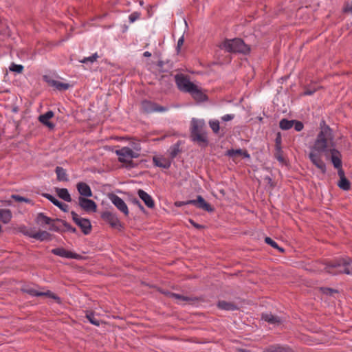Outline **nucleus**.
Segmentation results:
<instances>
[{
    "label": "nucleus",
    "instance_id": "1",
    "mask_svg": "<svg viewBox=\"0 0 352 352\" xmlns=\"http://www.w3.org/2000/svg\"><path fill=\"white\" fill-rule=\"evenodd\" d=\"M205 126L204 120L192 118L190 122V138L191 140L204 148L207 147L209 144L207 133L204 131Z\"/></svg>",
    "mask_w": 352,
    "mask_h": 352
},
{
    "label": "nucleus",
    "instance_id": "2",
    "mask_svg": "<svg viewBox=\"0 0 352 352\" xmlns=\"http://www.w3.org/2000/svg\"><path fill=\"white\" fill-rule=\"evenodd\" d=\"M324 270L333 275L352 274V259L349 257L335 259L326 265Z\"/></svg>",
    "mask_w": 352,
    "mask_h": 352
},
{
    "label": "nucleus",
    "instance_id": "3",
    "mask_svg": "<svg viewBox=\"0 0 352 352\" xmlns=\"http://www.w3.org/2000/svg\"><path fill=\"white\" fill-rule=\"evenodd\" d=\"M333 139L332 134V130L329 126H324L322 127L321 131L317 135V138L312 147L314 151H317L320 153L322 152H328L327 147L329 143L331 142Z\"/></svg>",
    "mask_w": 352,
    "mask_h": 352
},
{
    "label": "nucleus",
    "instance_id": "4",
    "mask_svg": "<svg viewBox=\"0 0 352 352\" xmlns=\"http://www.w3.org/2000/svg\"><path fill=\"white\" fill-rule=\"evenodd\" d=\"M221 49H224L228 52L235 54H248L250 52V46L240 38L233 39H226L220 45Z\"/></svg>",
    "mask_w": 352,
    "mask_h": 352
},
{
    "label": "nucleus",
    "instance_id": "5",
    "mask_svg": "<svg viewBox=\"0 0 352 352\" xmlns=\"http://www.w3.org/2000/svg\"><path fill=\"white\" fill-rule=\"evenodd\" d=\"M20 232L24 235L35 239L40 241H50L52 239L53 235L45 230L34 232L32 229H28L25 226L20 228Z\"/></svg>",
    "mask_w": 352,
    "mask_h": 352
},
{
    "label": "nucleus",
    "instance_id": "6",
    "mask_svg": "<svg viewBox=\"0 0 352 352\" xmlns=\"http://www.w3.org/2000/svg\"><path fill=\"white\" fill-rule=\"evenodd\" d=\"M175 83L177 88L183 92L190 93L195 87V84L190 80L188 76L181 74H176L175 76Z\"/></svg>",
    "mask_w": 352,
    "mask_h": 352
},
{
    "label": "nucleus",
    "instance_id": "7",
    "mask_svg": "<svg viewBox=\"0 0 352 352\" xmlns=\"http://www.w3.org/2000/svg\"><path fill=\"white\" fill-rule=\"evenodd\" d=\"M100 217L113 229L120 230L123 228V226L118 219L116 213L112 212L109 210H105L101 212Z\"/></svg>",
    "mask_w": 352,
    "mask_h": 352
},
{
    "label": "nucleus",
    "instance_id": "8",
    "mask_svg": "<svg viewBox=\"0 0 352 352\" xmlns=\"http://www.w3.org/2000/svg\"><path fill=\"white\" fill-rule=\"evenodd\" d=\"M71 215L74 222L81 229L84 234L87 235L90 234L92 226L89 219L80 217L74 211L71 212Z\"/></svg>",
    "mask_w": 352,
    "mask_h": 352
},
{
    "label": "nucleus",
    "instance_id": "9",
    "mask_svg": "<svg viewBox=\"0 0 352 352\" xmlns=\"http://www.w3.org/2000/svg\"><path fill=\"white\" fill-rule=\"evenodd\" d=\"M142 109L143 111L146 113L164 112L168 110V107L147 100H144L142 102Z\"/></svg>",
    "mask_w": 352,
    "mask_h": 352
},
{
    "label": "nucleus",
    "instance_id": "10",
    "mask_svg": "<svg viewBox=\"0 0 352 352\" xmlns=\"http://www.w3.org/2000/svg\"><path fill=\"white\" fill-rule=\"evenodd\" d=\"M115 153L118 156V161L122 163L126 162L128 159L138 158L140 156L138 153L133 151L127 146L116 150Z\"/></svg>",
    "mask_w": 352,
    "mask_h": 352
},
{
    "label": "nucleus",
    "instance_id": "11",
    "mask_svg": "<svg viewBox=\"0 0 352 352\" xmlns=\"http://www.w3.org/2000/svg\"><path fill=\"white\" fill-rule=\"evenodd\" d=\"M191 204L196 206L197 208L202 209L208 212L214 211V208L209 203L206 202L201 195H197L196 199H191L187 201V205Z\"/></svg>",
    "mask_w": 352,
    "mask_h": 352
},
{
    "label": "nucleus",
    "instance_id": "12",
    "mask_svg": "<svg viewBox=\"0 0 352 352\" xmlns=\"http://www.w3.org/2000/svg\"><path fill=\"white\" fill-rule=\"evenodd\" d=\"M109 199L111 201V202L113 204V205L121 212H122L124 216L129 215V209L126 204V203L122 199H121L120 197H118L117 195L114 193H109L108 195Z\"/></svg>",
    "mask_w": 352,
    "mask_h": 352
},
{
    "label": "nucleus",
    "instance_id": "13",
    "mask_svg": "<svg viewBox=\"0 0 352 352\" xmlns=\"http://www.w3.org/2000/svg\"><path fill=\"white\" fill-rule=\"evenodd\" d=\"M79 206L87 212H95L97 210V204L92 199L88 197H78Z\"/></svg>",
    "mask_w": 352,
    "mask_h": 352
},
{
    "label": "nucleus",
    "instance_id": "14",
    "mask_svg": "<svg viewBox=\"0 0 352 352\" xmlns=\"http://www.w3.org/2000/svg\"><path fill=\"white\" fill-rule=\"evenodd\" d=\"M309 158L314 165H315L322 174H325L327 171L326 164L321 158V155L318 153L311 151L309 154Z\"/></svg>",
    "mask_w": 352,
    "mask_h": 352
},
{
    "label": "nucleus",
    "instance_id": "15",
    "mask_svg": "<svg viewBox=\"0 0 352 352\" xmlns=\"http://www.w3.org/2000/svg\"><path fill=\"white\" fill-rule=\"evenodd\" d=\"M51 252L56 256H59L63 258L78 259L80 256L76 253L68 251L63 248H57L52 249Z\"/></svg>",
    "mask_w": 352,
    "mask_h": 352
},
{
    "label": "nucleus",
    "instance_id": "16",
    "mask_svg": "<svg viewBox=\"0 0 352 352\" xmlns=\"http://www.w3.org/2000/svg\"><path fill=\"white\" fill-rule=\"evenodd\" d=\"M76 188L78 193L80 195V197H91L93 195L90 186L85 182H78L76 184Z\"/></svg>",
    "mask_w": 352,
    "mask_h": 352
},
{
    "label": "nucleus",
    "instance_id": "17",
    "mask_svg": "<svg viewBox=\"0 0 352 352\" xmlns=\"http://www.w3.org/2000/svg\"><path fill=\"white\" fill-rule=\"evenodd\" d=\"M331 153V161L335 168H340L342 165V155L340 152L336 148L329 149Z\"/></svg>",
    "mask_w": 352,
    "mask_h": 352
},
{
    "label": "nucleus",
    "instance_id": "18",
    "mask_svg": "<svg viewBox=\"0 0 352 352\" xmlns=\"http://www.w3.org/2000/svg\"><path fill=\"white\" fill-rule=\"evenodd\" d=\"M153 164L160 168L168 169L170 167L171 165V160H169L168 158H166L163 156H154L153 157Z\"/></svg>",
    "mask_w": 352,
    "mask_h": 352
},
{
    "label": "nucleus",
    "instance_id": "19",
    "mask_svg": "<svg viewBox=\"0 0 352 352\" xmlns=\"http://www.w3.org/2000/svg\"><path fill=\"white\" fill-rule=\"evenodd\" d=\"M54 112L52 111H48L45 113L40 115L38 120L45 126H47L50 129H54L55 124L49 121L54 116Z\"/></svg>",
    "mask_w": 352,
    "mask_h": 352
},
{
    "label": "nucleus",
    "instance_id": "20",
    "mask_svg": "<svg viewBox=\"0 0 352 352\" xmlns=\"http://www.w3.org/2000/svg\"><path fill=\"white\" fill-rule=\"evenodd\" d=\"M138 195L144 201V204L148 208H153L155 207V202L150 195L142 189L138 190Z\"/></svg>",
    "mask_w": 352,
    "mask_h": 352
},
{
    "label": "nucleus",
    "instance_id": "21",
    "mask_svg": "<svg viewBox=\"0 0 352 352\" xmlns=\"http://www.w3.org/2000/svg\"><path fill=\"white\" fill-rule=\"evenodd\" d=\"M35 222L36 224H38L42 227H44L47 225L50 226V224H52V223L57 222V221H56V219H52V218L45 215L44 213L39 212L36 215V217L35 219Z\"/></svg>",
    "mask_w": 352,
    "mask_h": 352
},
{
    "label": "nucleus",
    "instance_id": "22",
    "mask_svg": "<svg viewBox=\"0 0 352 352\" xmlns=\"http://www.w3.org/2000/svg\"><path fill=\"white\" fill-rule=\"evenodd\" d=\"M197 102H204L208 100V96L195 85L192 91L189 93Z\"/></svg>",
    "mask_w": 352,
    "mask_h": 352
},
{
    "label": "nucleus",
    "instance_id": "23",
    "mask_svg": "<svg viewBox=\"0 0 352 352\" xmlns=\"http://www.w3.org/2000/svg\"><path fill=\"white\" fill-rule=\"evenodd\" d=\"M217 307L221 310L225 311H235L238 310L239 307L236 303L232 302H227L226 300H219Z\"/></svg>",
    "mask_w": 352,
    "mask_h": 352
},
{
    "label": "nucleus",
    "instance_id": "24",
    "mask_svg": "<svg viewBox=\"0 0 352 352\" xmlns=\"http://www.w3.org/2000/svg\"><path fill=\"white\" fill-rule=\"evenodd\" d=\"M167 296H168L170 298H174L177 300L187 301V302H190V304H192L194 302H197L199 300V298H198V297L184 296L181 294L173 293V292H168V291H167Z\"/></svg>",
    "mask_w": 352,
    "mask_h": 352
},
{
    "label": "nucleus",
    "instance_id": "25",
    "mask_svg": "<svg viewBox=\"0 0 352 352\" xmlns=\"http://www.w3.org/2000/svg\"><path fill=\"white\" fill-rule=\"evenodd\" d=\"M181 141H177L175 144L171 146L169 148V160H171V162L177 156V155L182 153V149H180Z\"/></svg>",
    "mask_w": 352,
    "mask_h": 352
},
{
    "label": "nucleus",
    "instance_id": "26",
    "mask_svg": "<svg viewBox=\"0 0 352 352\" xmlns=\"http://www.w3.org/2000/svg\"><path fill=\"white\" fill-rule=\"evenodd\" d=\"M55 190L57 195L63 200L67 202H71L72 201L70 194L67 188H56Z\"/></svg>",
    "mask_w": 352,
    "mask_h": 352
},
{
    "label": "nucleus",
    "instance_id": "27",
    "mask_svg": "<svg viewBox=\"0 0 352 352\" xmlns=\"http://www.w3.org/2000/svg\"><path fill=\"white\" fill-rule=\"evenodd\" d=\"M47 81L51 86L54 87L56 89L59 91L67 90L70 87L69 84L68 83H64L56 80H50Z\"/></svg>",
    "mask_w": 352,
    "mask_h": 352
},
{
    "label": "nucleus",
    "instance_id": "28",
    "mask_svg": "<svg viewBox=\"0 0 352 352\" xmlns=\"http://www.w3.org/2000/svg\"><path fill=\"white\" fill-rule=\"evenodd\" d=\"M12 217V212L9 209H0V220L3 223H8Z\"/></svg>",
    "mask_w": 352,
    "mask_h": 352
},
{
    "label": "nucleus",
    "instance_id": "29",
    "mask_svg": "<svg viewBox=\"0 0 352 352\" xmlns=\"http://www.w3.org/2000/svg\"><path fill=\"white\" fill-rule=\"evenodd\" d=\"M55 173L57 175V179L58 181L67 182V175L66 173V170L60 166H56L55 169Z\"/></svg>",
    "mask_w": 352,
    "mask_h": 352
},
{
    "label": "nucleus",
    "instance_id": "30",
    "mask_svg": "<svg viewBox=\"0 0 352 352\" xmlns=\"http://www.w3.org/2000/svg\"><path fill=\"white\" fill-rule=\"evenodd\" d=\"M262 319L265 321L268 322L270 324H279L280 323V319L271 314H262Z\"/></svg>",
    "mask_w": 352,
    "mask_h": 352
},
{
    "label": "nucleus",
    "instance_id": "31",
    "mask_svg": "<svg viewBox=\"0 0 352 352\" xmlns=\"http://www.w3.org/2000/svg\"><path fill=\"white\" fill-rule=\"evenodd\" d=\"M264 352H293L289 348H285L279 346H270Z\"/></svg>",
    "mask_w": 352,
    "mask_h": 352
},
{
    "label": "nucleus",
    "instance_id": "32",
    "mask_svg": "<svg viewBox=\"0 0 352 352\" xmlns=\"http://www.w3.org/2000/svg\"><path fill=\"white\" fill-rule=\"evenodd\" d=\"M294 120H289L286 118H283L279 122V126L283 130L290 129L294 125Z\"/></svg>",
    "mask_w": 352,
    "mask_h": 352
},
{
    "label": "nucleus",
    "instance_id": "33",
    "mask_svg": "<svg viewBox=\"0 0 352 352\" xmlns=\"http://www.w3.org/2000/svg\"><path fill=\"white\" fill-rule=\"evenodd\" d=\"M338 186L344 190H349L351 188V183L346 177L341 178L338 182Z\"/></svg>",
    "mask_w": 352,
    "mask_h": 352
},
{
    "label": "nucleus",
    "instance_id": "34",
    "mask_svg": "<svg viewBox=\"0 0 352 352\" xmlns=\"http://www.w3.org/2000/svg\"><path fill=\"white\" fill-rule=\"evenodd\" d=\"M41 296H47L48 298H52L55 300L58 304L61 303V299L56 294L51 292L50 290H47V292H41Z\"/></svg>",
    "mask_w": 352,
    "mask_h": 352
},
{
    "label": "nucleus",
    "instance_id": "35",
    "mask_svg": "<svg viewBox=\"0 0 352 352\" xmlns=\"http://www.w3.org/2000/svg\"><path fill=\"white\" fill-rule=\"evenodd\" d=\"M210 127L214 133L218 134L220 131L219 122L217 120H211L208 122Z\"/></svg>",
    "mask_w": 352,
    "mask_h": 352
},
{
    "label": "nucleus",
    "instance_id": "36",
    "mask_svg": "<svg viewBox=\"0 0 352 352\" xmlns=\"http://www.w3.org/2000/svg\"><path fill=\"white\" fill-rule=\"evenodd\" d=\"M86 318L94 325L97 326V327L100 326V320L96 318L95 315L93 312L91 311V312L87 313Z\"/></svg>",
    "mask_w": 352,
    "mask_h": 352
},
{
    "label": "nucleus",
    "instance_id": "37",
    "mask_svg": "<svg viewBox=\"0 0 352 352\" xmlns=\"http://www.w3.org/2000/svg\"><path fill=\"white\" fill-rule=\"evenodd\" d=\"M265 242L273 247L275 249L278 250L280 252H284L285 250L283 248H280L278 246L276 242H275L274 240H272L270 237L266 236L265 238Z\"/></svg>",
    "mask_w": 352,
    "mask_h": 352
},
{
    "label": "nucleus",
    "instance_id": "38",
    "mask_svg": "<svg viewBox=\"0 0 352 352\" xmlns=\"http://www.w3.org/2000/svg\"><path fill=\"white\" fill-rule=\"evenodd\" d=\"M243 151V150L241 149V148L230 149V150L227 151L226 155L230 157H234L236 155H241Z\"/></svg>",
    "mask_w": 352,
    "mask_h": 352
},
{
    "label": "nucleus",
    "instance_id": "39",
    "mask_svg": "<svg viewBox=\"0 0 352 352\" xmlns=\"http://www.w3.org/2000/svg\"><path fill=\"white\" fill-rule=\"evenodd\" d=\"M9 69L11 72H14L17 74H21L23 70V66L21 65H17L12 63L10 66Z\"/></svg>",
    "mask_w": 352,
    "mask_h": 352
},
{
    "label": "nucleus",
    "instance_id": "40",
    "mask_svg": "<svg viewBox=\"0 0 352 352\" xmlns=\"http://www.w3.org/2000/svg\"><path fill=\"white\" fill-rule=\"evenodd\" d=\"M11 198L18 202L30 203L32 201L31 199L19 195H12Z\"/></svg>",
    "mask_w": 352,
    "mask_h": 352
},
{
    "label": "nucleus",
    "instance_id": "41",
    "mask_svg": "<svg viewBox=\"0 0 352 352\" xmlns=\"http://www.w3.org/2000/svg\"><path fill=\"white\" fill-rule=\"evenodd\" d=\"M56 223L57 222L52 223V224H50V226L49 230L50 231H54L60 233L65 232V230H64V229H62L59 226L56 225Z\"/></svg>",
    "mask_w": 352,
    "mask_h": 352
},
{
    "label": "nucleus",
    "instance_id": "42",
    "mask_svg": "<svg viewBox=\"0 0 352 352\" xmlns=\"http://www.w3.org/2000/svg\"><path fill=\"white\" fill-rule=\"evenodd\" d=\"M24 293L28 294L32 296H41V292H38L32 288H26L22 289Z\"/></svg>",
    "mask_w": 352,
    "mask_h": 352
},
{
    "label": "nucleus",
    "instance_id": "43",
    "mask_svg": "<svg viewBox=\"0 0 352 352\" xmlns=\"http://www.w3.org/2000/svg\"><path fill=\"white\" fill-rule=\"evenodd\" d=\"M320 290L324 294L329 296H333V294L338 293V290L329 287H321Z\"/></svg>",
    "mask_w": 352,
    "mask_h": 352
},
{
    "label": "nucleus",
    "instance_id": "44",
    "mask_svg": "<svg viewBox=\"0 0 352 352\" xmlns=\"http://www.w3.org/2000/svg\"><path fill=\"white\" fill-rule=\"evenodd\" d=\"M274 157L280 163H284L285 162V160L283 156V151L281 148L280 150H276Z\"/></svg>",
    "mask_w": 352,
    "mask_h": 352
},
{
    "label": "nucleus",
    "instance_id": "45",
    "mask_svg": "<svg viewBox=\"0 0 352 352\" xmlns=\"http://www.w3.org/2000/svg\"><path fill=\"white\" fill-rule=\"evenodd\" d=\"M98 58V56L97 53L94 54L92 56L89 57H85L82 60H80L82 63H87L88 62L93 63L96 60V59Z\"/></svg>",
    "mask_w": 352,
    "mask_h": 352
},
{
    "label": "nucleus",
    "instance_id": "46",
    "mask_svg": "<svg viewBox=\"0 0 352 352\" xmlns=\"http://www.w3.org/2000/svg\"><path fill=\"white\" fill-rule=\"evenodd\" d=\"M281 135L280 133H278L275 139V150H280L281 148Z\"/></svg>",
    "mask_w": 352,
    "mask_h": 352
},
{
    "label": "nucleus",
    "instance_id": "47",
    "mask_svg": "<svg viewBox=\"0 0 352 352\" xmlns=\"http://www.w3.org/2000/svg\"><path fill=\"white\" fill-rule=\"evenodd\" d=\"M42 196L47 199L49 201H50L54 205H56V204L58 201V199L55 198L54 196H52L50 194L48 193H43Z\"/></svg>",
    "mask_w": 352,
    "mask_h": 352
},
{
    "label": "nucleus",
    "instance_id": "48",
    "mask_svg": "<svg viewBox=\"0 0 352 352\" xmlns=\"http://www.w3.org/2000/svg\"><path fill=\"white\" fill-rule=\"evenodd\" d=\"M133 158L128 159L126 160V162H124L123 163L125 164L124 167L126 168H132L137 166V164H135L133 160Z\"/></svg>",
    "mask_w": 352,
    "mask_h": 352
},
{
    "label": "nucleus",
    "instance_id": "49",
    "mask_svg": "<svg viewBox=\"0 0 352 352\" xmlns=\"http://www.w3.org/2000/svg\"><path fill=\"white\" fill-rule=\"evenodd\" d=\"M293 126L296 131H301L304 127V124L302 122L296 120H294Z\"/></svg>",
    "mask_w": 352,
    "mask_h": 352
},
{
    "label": "nucleus",
    "instance_id": "50",
    "mask_svg": "<svg viewBox=\"0 0 352 352\" xmlns=\"http://www.w3.org/2000/svg\"><path fill=\"white\" fill-rule=\"evenodd\" d=\"M140 17V13L138 12H134L129 15V19L130 23H133Z\"/></svg>",
    "mask_w": 352,
    "mask_h": 352
},
{
    "label": "nucleus",
    "instance_id": "51",
    "mask_svg": "<svg viewBox=\"0 0 352 352\" xmlns=\"http://www.w3.org/2000/svg\"><path fill=\"white\" fill-rule=\"evenodd\" d=\"M56 206L58 207L63 212H68L69 206L66 204L61 202L58 200V203L56 204Z\"/></svg>",
    "mask_w": 352,
    "mask_h": 352
},
{
    "label": "nucleus",
    "instance_id": "52",
    "mask_svg": "<svg viewBox=\"0 0 352 352\" xmlns=\"http://www.w3.org/2000/svg\"><path fill=\"white\" fill-rule=\"evenodd\" d=\"M343 12L345 13L351 12L352 13V2H346L344 3V6L343 8Z\"/></svg>",
    "mask_w": 352,
    "mask_h": 352
},
{
    "label": "nucleus",
    "instance_id": "53",
    "mask_svg": "<svg viewBox=\"0 0 352 352\" xmlns=\"http://www.w3.org/2000/svg\"><path fill=\"white\" fill-rule=\"evenodd\" d=\"M56 221L57 222H59V223H61L63 224V226L65 228V229H64V230L66 231H68L69 228L72 226L69 223H67L66 221L65 220H63L61 219H58V218H56Z\"/></svg>",
    "mask_w": 352,
    "mask_h": 352
},
{
    "label": "nucleus",
    "instance_id": "54",
    "mask_svg": "<svg viewBox=\"0 0 352 352\" xmlns=\"http://www.w3.org/2000/svg\"><path fill=\"white\" fill-rule=\"evenodd\" d=\"M132 203L137 206L140 210L144 212H145V209L144 208V206L142 205V204L140 203V201L137 199V198H133L132 199Z\"/></svg>",
    "mask_w": 352,
    "mask_h": 352
},
{
    "label": "nucleus",
    "instance_id": "55",
    "mask_svg": "<svg viewBox=\"0 0 352 352\" xmlns=\"http://www.w3.org/2000/svg\"><path fill=\"white\" fill-rule=\"evenodd\" d=\"M184 36H182L180 38H179V40L177 41V45L176 47V50H177V53L180 52L181 47L184 44Z\"/></svg>",
    "mask_w": 352,
    "mask_h": 352
},
{
    "label": "nucleus",
    "instance_id": "56",
    "mask_svg": "<svg viewBox=\"0 0 352 352\" xmlns=\"http://www.w3.org/2000/svg\"><path fill=\"white\" fill-rule=\"evenodd\" d=\"M189 222L191 223V225L193 227H195V228H197L198 230H201V229H204L205 228L204 226L196 223L192 219H189Z\"/></svg>",
    "mask_w": 352,
    "mask_h": 352
},
{
    "label": "nucleus",
    "instance_id": "57",
    "mask_svg": "<svg viewBox=\"0 0 352 352\" xmlns=\"http://www.w3.org/2000/svg\"><path fill=\"white\" fill-rule=\"evenodd\" d=\"M264 180L267 182V184L270 186L272 188L275 187V183L272 181V178L270 176H266L264 178Z\"/></svg>",
    "mask_w": 352,
    "mask_h": 352
},
{
    "label": "nucleus",
    "instance_id": "58",
    "mask_svg": "<svg viewBox=\"0 0 352 352\" xmlns=\"http://www.w3.org/2000/svg\"><path fill=\"white\" fill-rule=\"evenodd\" d=\"M234 115H233V114H227V115L223 116L221 118V120L223 121H224V122H228V121L232 120V119H234Z\"/></svg>",
    "mask_w": 352,
    "mask_h": 352
},
{
    "label": "nucleus",
    "instance_id": "59",
    "mask_svg": "<svg viewBox=\"0 0 352 352\" xmlns=\"http://www.w3.org/2000/svg\"><path fill=\"white\" fill-rule=\"evenodd\" d=\"M131 146L133 147V148L135 151H137V153L138 151H140V150H141V146H140V144L139 142H132Z\"/></svg>",
    "mask_w": 352,
    "mask_h": 352
},
{
    "label": "nucleus",
    "instance_id": "60",
    "mask_svg": "<svg viewBox=\"0 0 352 352\" xmlns=\"http://www.w3.org/2000/svg\"><path fill=\"white\" fill-rule=\"evenodd\" d=\"M336 168L338 169V176L340 177V179L341 178L346 177L344 172L342 166L340 168Z\"/></svg>",
    "mask_w": 352,
    "mask_h": 352
},
{
    "label": "nucleus",
    "instance_id": "61",
    "mask_svg": "<svg viewBox=\"0 0 352 352\" xmlns=\"http://www.w3.org/2000/svg\"><path fill=\"white\" fill-rule=\"evenodd\" d=\"M316 91L315 89H306L302 95L304 96H310L312 95Z\"/></svg>",
    "mask_w": 352,
    "mask_h": 352
},
{
    "label": "nucleus",
    "instance_id": "62",
    "mask_svg": "<svg viewBox=\"0 0 352 352\" xmlns=\"http://www.w3.org/2000/svg\"><path fill=\"white\" fill-rule=\"evenodd\" d=\"M185 205H187V201H177L176 202H175V206L177 207H182Z\"/></svg>",
    "mask_w": 352,
    "mask_h": 352
},
{
    "label": "nucleus",
    "instance_id": "63",
    "mask_svg": "<svg viewBox=\"0 0 352 352\" xmlns=\"http://www.w3.org/2000/svg\"><path fill=\"white\" fill-rule=\"evenodd\" d=\"M241 156H242L243 158H250V155L248 153L247 150H243Z\"/></svg>",
    "mask_w": 352,
    "mask_h": 352
},
{
    "label": "nucleus",
    "instance_id": "64",
    "mask_svg": "<svg viewBox=\"0 0 352 352\" xmlns=\"http://www.w3.org/2000/svg\"><path fill=\"white\" fill-rule=\"evenodd\" d=\"M157 65L160 68V71L164 72V70L162 69V67L164 65V61L163 60H159L157 63Z\"/></svg>",
    "mask_w": 352,
    "mask_h": 352
}]
</instances>
